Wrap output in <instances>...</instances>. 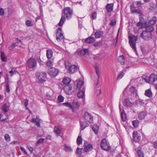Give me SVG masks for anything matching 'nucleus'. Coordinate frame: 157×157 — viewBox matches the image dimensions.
<instances>
[{
    "label": "nucleus",
    "instance_id": "nucleus-62",
    "mask_svg": "<svg viewBox=\"0 0 157 157\" xmlns=\"http://www.w3.org/2000/svg\"><path fill=\"white\" fill-rule=\"evenodd\" d=\"M96 16H97V13L94 12L92 16V17L94 19H95L96 18Z\"/></svg>",
    "mask_w": 157,
    "mask_h": 157
},
{
    "label": "nucleus",
    "instance_id": "nucleus-60",
    "mask_svg": "<svg viewBox=\"0 0 157 157\" xmlns=\"http://www.w3.org/2000/svg\"><path fill=\"white\" fill-rule=\"evenodd\" d=\"M137 7H140L141 5V3L140 1H137L135 2Z\"/></svg>",
    "mask_w": 157,
    "mask_h": 157
},
{
    "label": "nucleus",
    "instance_id": "nucleus-42",
    "mask_svg": "<svg viewBox=\"0 0 157 157\" xmlns=\"http://www.w3.org/2000/svg\"><path fill=\"white\" fill-rule=\"evenodd\" d=\"M18 43L17 42L13 43L9 47V49L11 50L13 49L17 45Z\"/></svg>",
    "mask_w": 157,
    "mask_h": 157
},
{
    "label": "nucleus",
    "instance_id": "nucleus-4",
    "mask_svg": "<svg viewBox=\"0 0 157 157\" xmlns=\"http://www.w3.org/2000/svg\"><path fill=\"white\" fill-rule=\"evenodd\" d=\"M100 145L101 148L106 151L109 150L111 148L109 142L106 139H104L101 140Z\"/></svg>",
    "mask_w": 157,
    "mask_h": 157
},
{
    "label": "nucleus",
    "instance_id": "nucleus-8",
    "mask_svg": "<svg viewBox=\"0 0 157 157\" xmlns=\"http://www.w3.org/2000/svg\"><path fill=\"white\" fill-rule=\"evenodd\" d=\"M63 90L67 95L71 94L74 91V88L71 85L65 86L63 88Z\"/></svg>",
    "mask_w": 157,
    "mask_h": 157
},
{
    "label": "nucleus",
    "instance_id": "nucleus-2",
    "mask_svg": "<svg viewBox=\"0 0 157 157\" xmlns=\"http://www.w3.org/2000/svg\"><path fill=\"white\" fill-rule=\"evenodd\" d=\"M128 38L129 43L130 46L135 52H136V42L138 38L137 36L132 35L129 36Z\"/></svg>",
    "mask_w": 157,
    "mask_h": 157
},
{
    "label": "nucleus",
    "instance_id": "nucleus-40",
    "mask_svg": "<svg viewBox=\"0 0 157 157\" xmlns=\"http://www.w3.org/2000/svg\"><path fill=\"white\" fill-rule=\"evenodd\" d=\"M72 65H71L70 63L68 61H65V67L66 69L68 70L69 68Z\"/></svg>",
    "mask_w": 157,
    "mask_h": 157
},
{
    "label": "nucleus",
    "instance_id": "nucleus-64",
    "mask_svg": "<svg viewBox=\"0 0 157 157\" xmlns=\"http://www.w3.org/2000/svg\"><path fill=\"white\" fill-rule=\"evenodd\" d=\"M27 148L31 152H32L33 150V148L30 146H27Z\"/></svg>",
    "mask_w": 157,
    "mask_h": 157
},
{
    "label": "nucleus",
    "instance_id": "nucleus-57",
    "mask_svg": "<svg viewBox=\"0 0 157 157\" xmlns=\"http://www.w3.org/2000/svg\"><path fill=\"white\" fill-rule=\"evenodd\" d=\"M65 150L66 151L68 152H71L72 151V149L69 147H66Z\"/></svg>",
    "mask_w": 157,
    "mask_h": 157
},
{
    "label": "nucleus",
    "instance_id": "nucleus-15",
    "mask_svg": "<svg viewBox=\"0 0 157 157\" xmlns=\"http://www.w3.org/2000/svg\"><path fill=\"white\" fill-rule=\"evenodd\" d=\"M89 54V51L88 49H82L79 51L77 54L79 56H82L88 55Z\"/></svg>",
    "mask_w": 157,
    "mask_h": 157
},
{
    "label": "nucleus",
    "instance_id": "nucleus-29",
    "mask_svg": "<svg viewBox=\"0 0 157 157\" xmlns=\"http://www.w3.org/2000/svg\"><path fill=\"white\" fill-rule=\"evenodd\" d=\"M124 105L126 107H130L132 105V103L128 99H126L124 101Z\"/></svg>",
    "mask_w": 157,
    "mask_h": 157
},
{
    "label": "nucleus",
    "instance_id": "nucleus-38",
    "mask_svg": "<svg viewBox=\"0 0 157 157\" xmlns=\"http://www.w3.org/2000/svg\"><path fill=\"white\" fill-rule=\"evenodd\" d=\"M124 111H123L121 113V117L123 121H124L126 119V115L125 114L124 112Z\"/></svg>",
    "mask_w": 157,
    "mask_h": 157
},
{
    "label": "nucleus",
    "instance_id": "nucleus-22",
    "mask_svg": "<svg viewBox=\"0 0 157 157\" xmlns=\"http://www.w3.org/2000/svg\"><path fill=\"white\" fill-rule=\"evenodd\" d=\"M2 109L5 113L7 112L9 110V106L6 104H4L2 107Z\"/></svg>",
    "mask_w": 157,
    "mask_h": 157
},
{
    "label": "nucleus",
    "instance_id": "nucleus-5",
    "mask_svg": "<svg viewBox=\"0 0 157 157\" xmlns=\"http://www.w3.org/2000/svg\"><path fill=\"white\" fill-rule=\"evenodd\" d=\"M36 75L40 82H43L45 81V79L46 78V74L45 72H36Z\"/></svg>",
    "mask_w": 157,
    "mask_h": 157
},
{
    "label": "nucleus",
    "instance_id": "nucleus-47",
    "mask_svg": "<svg viewBox=\"0 0 157 157\" xmlns=\"http://www.w3.org/2000/svg\"><path fill=\"white\" fill-rule=\"evenodd\" d=\"M102 45V42L101 41H98L97 42L93 44V45L94 47H98Z\"/></svg>",
    "mask_w": 157,
    "mask_h": 157
},
{
    "label": "nucleus",
    "instance_id": "nucleus-50",
    "mask_svg": "<svg viewBox=\"0 0 157 157\" xmlns=\"http://www.w3.org/2000/svg\"><path fill=\"white\" fill-rule=\"evenodd\" d=\"M63 105H65L67 107H69L71 109H73V106L71 105V104L69 103L66 102V103H63Z\"/></svg>",
    "mask_w": 157,
    "mask_h": 157
},
{
    "label": "nucleus",
    "instance_id": "nucleus-31",
    "mask_svg": "<svg viewBox=\"0 0 157 157\" xmlns=\"http://www.w3.org/2000/svg\"><path fill=\"white\" fill-rule=\"evenodd\" d=\"M88 125L87 123L85 122H80V126H81V130H84L86 127L88 126Z\"/></svg>",
    "mask_w": 157,
    "mask_h": 157
},
{
    "label": "nucleus",
    "instance_id": "nucleus-33",
    "mask_svg": "<svg viewBox=\"0 0 157 157\" xmlns=\"http://www.w3.org/2000/svg\"><path fill=\"white\" fill-rule=\"evenodd\" d=\"M92 128L95 133L97 134L98 133V128L97 124H94L93 125H92Z\"/></svg>",
    "mask_w": 157,
    "mask_h": 157
},
{
    "label": "nucleus",
    "instance_id": "nucleus-43",
    "mask_svg": "<svg viewBox=\"0 0 157 157\" xmlns=\"http://www.w3.org/2000/svg\"><path fill=\"white\" fill-rule=\"evenodd\" d=\"M82 148H80L78 147L76 150V153L78 155H80L82 154Z\"/></svg>",
    "mask_w": 157,
    "mask_h": 157
},
{
    "label": "nucleus",
    "instance_id": "nucleus-36",
    "mask_svg": "<svg viewBox=\"0 0 157 157\" xmlns=\"http://www.w3.org/2000/svg\"><path fill=\"white\" fill-rule=\"evenodd\" d=\"M137 153L139 157H144V153L140 150H138L137 151Z\"/></svg>",
    "mask_w": 157,
    "mask_h": 157
},
{
    "label": "nucleus",
    "instance_id": "nucleus-59",
    "mask_svg": "<svg viewBox=\"0 0 157 157\" xmlns=\"http://www.w3.org/2000/svg\"><path fill=\"white\" fill-rule=\"evenodd\" d=\"M28 101L29 100L27 99L26 98L25 100V101L24 103L25 106L26 107V108L27 109H28V108L27 107V105H28Z\"/></svg>",
    "mask_w": 157,
    "mask_h": 157
},
{
    "label": "nucleus",
    "instance_id": "nucleus-32",
    "mask_svg": "<svg viewBox=\"0 0 157 157\" xmlns=\"http://www.w3.org/2000/svg\"><path fill=\"white\" fill-rule=\"evenodd\" d=\"M1 59L2 62H6L7 61V58L5 56V54L3 52H1Z\"/></svg>",
    "mask_w": 157,
    "mask_h": 157
},
{
    "label": "nucleus",
    "instance_id": "nucleus-21",
    "mask_svg": "<svg viewBox=\"0 0 157 157\" xmlns=\"http://www.w3.org/2000/svg\"><path fill=\"white\" fill-rule=\"evenodd\" d=\"M103 35V32L101 31H97L95 33V37L96 38H98L102 36Z\"/></svg>",
    "mask_w": 157,
    "mask_h": 157
},
{
    "label": "nucleus",
    "instance_id": "nucleus-28",
    "mask_svg": "<svg viewBox=\"0 0 157 157\" xmlns=\"http://www.w3.org/2000/svg\"><path fill=\"white\" fill-rule=\"evenodd\" d=\"M145 94L146 96H147L149 98L152 97V93L151 89H149L146 90Z\"/></svg>",
    "mask_w": 157,
    "mask_h": 157
},
{
    "label": "nucleus",
    "instance_id": "nucleus-55",
    "mask_svg": "<svg viewBox=\"0 0 157 157\" xmlns=\"http://www.w3.org/2000/svg\"><path fill=\"white\" fill-rule=\"evenodd\" d=\"M134 13H138L141 16L142 13L141 10L139 9H136L134 12Z\"/></svg>",
    "mask_w": 157,
    "mask_h": 157
},
{
    "label": "nucleus",
    "instance_id": "nucleus-54",
    "mask_svg": "<svg viewBox=\"0 0 157 157\" xmlns=\"http://www.w3.org/2000/svg\"><path fill=\"white\" fill-rule=\"evenodd\" d=\"M95 69H96V74L98 76V79L99 78V75H100L99 71V70L98 68L97 67H95Z\"/></svg>",
    "mask_w": 157,
    "mask_h": 157
},
{
    "label": "nucleus",
    "instance_id": "nucleus-52",
    "mask_svg": "<svg viewBox=\"0 0 157 157\" xmlns=\"http://www.w3.org/2000/svg\"><path fill=\"white\" fill-rule=\"evenodd\" d=\"M130 9L132 13H134L136 10L135 7L133 5H131L130 6Z\"/></svg>",
    "mask_w": 157,
    "mask_h": 157
},
{
    "label": "nucleus",
    "instance_id": "nucleus-53",
    "mask_svg": "<svg viewBox=\"0 0 157 157\" xmlns=\"http://www.w3.org/2000/svg\"><path fill=\"white\" fill-rule=\"evenodd\" d=\"M116 21L115 20L113 19L111 21L109 24L111 26H113L115 25L116 24Z\"/></svg>",
    "mask_w": 157,
    "mask_h": 157
},
{
    "label": "nucleus",
    "instance_id": "nucleus-10",
    "mask_svg": "<svg viewBox=\"0 0 157 157\" xmlns=\"http://www.w3.org/2000/svg\"><path fill=\"white\" fill-rule=\"evenodd\" d=\"M59 72L58 69L55 68H51L49 70L48 74L52 77H54L57 75Z\"/></svg>",
    "mask_w": 157,
    "mask_h": 157
},
{
    "label": "nucleus",
    "instance_id": "nucleus-25",
    "mask_svg": "<svg viewBox=\"0 0 157 157\" xmlns=\"http://www.w3.org/2000/svg\"><path fill=\"white\" fill-rule=\"evenodd\" d=\"M77 95L79 98H83L85 96L84 90H82L79 91Z\"/></svg>",
    "mask_w": 157,
    "mask_h": 157
},
{
    "label": "nucleus",
    "instance_id": "nucleus-48",
    "mask_svg": "<svg viewBox=\"0 0 157 157\" xmlns=\"http://www.w3.org/2000/svg\"><path fill=\"white\" fill-rule=\"evenodd\" d=\"M4 137L5 139L7 141H10V138L9 134H6L5 135Z\"/></svg>",
    "mask_w": 157,
    "mask_h": 157
},
{
    "label": "nucleus",
    "instance_id": "nucleus-24",
    "mask_svg": "<svg viewBox=\"0 0 157 157\" xmlns=\"http://www.w3.org/2000/svg\"><path fill=\"white\" fill-rule=\"evenodd\" d=\"M154 30L153 27L152 25H149L147 26L145 28V31L149 32L151 33V32L153 31Z\"/></svg>",
    "mask_w": 157,
    "mask_h": 157
},
{
    "label": "nucleus",
    "instance_id": "nucleus-45",
    "mask_svg": "<svg viewBox=\"0 0 157 157\" xmlns=\"http://www.w3.org/2000/svg\"><path fill=\"white\" fill-rule=\"evenodd\" d=\"M44 140V139L43 138L40 139L36 143V146H38L41 143H43Z\"/></svg>",
    "mask_w": 157,
    "mask_h": 157
},
{
    "label": "nucleus",
    "instance_id": "nucleus-37",
    "mask_svg": "<svg viewBox=\"0 0 157 157\" xmlns=\"http://www.w3.org/2000/svg\"><path fill=\"white\" fill-rule=\"evenodd\" d=\"M25 25L28 27L32 26L33 24L32 21L30 20H28L25 22Z\"/></svg>",
    "mask_w": 157,
    "mask_h": 157
},
{
    "label": "nucleus",
    "instance_id": "nucleus-17",
    "mask_svg": "<svg viewBox=\"0 0 157 157\" xmlns=\"http://www.w3.org/2000/svg\"><path fill=\"white\" fill-rule=\"evenodd\" d=\"M37 117L38 116H37L36 118H33L32 120L30 121L32 123H35L36 124L38 127H40V119L38 118Z\"/></svg>",
    "mask_w": 157,
    "mask_h": 157
},
{
    "label": "nucleus",
    "instance_id": "nucleus-56",
    "mask_svg": "<svg viewBox=\"0 0 157 157\" xmlns=\"http://www.w3.org/2000/svg\"><path fill=\"white\" fill-rule=\"evenodd\" d=\"M143 23L141 22H138L136 25L140 28H142V27L143 26Z\"/></svg>",
    "mask_w": 157,
    "mask_h": 157
},
{
    "label": "nucleus",
    "instance_id": "nucleus-35",
    "mask_svg": "<svg viewBox=\"0 0 157 157\" xmlns=\"http://www.w3.org/2000/svg\"><path fill=\"white\" fill-rule=\"evenodd\" d=\"M8 120V117L6 116L5 118L2 114H0V120L2 121H7Z\"/></svg>",
    "mask_w": 157,
    "mask_h": 157
},
{
    "label": "nucleus",
    "instance_id": "nucleus-12",
    "mask_svg": "<svg viewBox=\"0 0 157 157\" xmlns=\"http://www.w3.org/2000/svg\"><path fill=\"white\" fill-rule=\"evenodd\" d=\"M84 117L85 119L89 122L91 123L93 121V117L88 112H86L84 114Z\"/></svg>",
    "mask_w": 157,
    "mask_h": 157
},
{
    "label": "nucleus",
    "instance_id": "nucleus-14",
    "mask_svg": "<svg viewBox=\"0 0 157 157\" xmlns=\"http://www.w3.org/2000/svg\"><path fill=\"white\" fill-rule=\"evenodd\" d=\"M93 149V146L91 144L85 143L84 145V149L85 152H87Z\"/></svg>",
    "mask_w": 157,
    "mask_h": 157
},
{
    "label": "nucleus",
    "instance_id": "nucleus-7",
    "mask_svg": "<svg viewBox=\"0 0 157 157\" xmlns=\"http://www.w3.org/2000/svg\"><path fill=\"white\" fill-rule=\"evenodd\" d=\"M56 40L58 42H63L64 40V37L62 33V29L60 28H59L56 33Z\"/></svg>",
    "mask_w": 157,
    "mask_h": 157
},
{
    "label": "nucleus",
    "instance_id": "nucleus-13",
    "mask_svg": "<svg viewBox=\"0 0 157 157\" xmlns=\"http://www.w3.org/2000/svg\"><path fill=\"white\" fill-rule=\"evenodd\" d=\"M78 69L77 66L75 65H72L67 70L69 73L73 74L75 73Z\"/></svg>",
    "mask_w": 157,
    "mask_h": 157
},
{
    "label": "nucleus",
    "instance_id": "nucleus-39",
    "mask_svg": "<svg viewBox=\"0 0 157 157\" xmlns=\"http://www.w3.org/2000/svg\"><path fill=\"white\" fill-rule=\"evenodd\" d=\"M82 139L81 136H78L77 140V143L78 145H79L82 143Z\"/></svg>",
    "mask_w": 157,
    "mask_h": 157
},
{
    "label": "nucleus",
    "instance_id": "nucleus-34",
    "mask_svg": "<svg viewBox=\"0 0 157 157\" xmlns=\"http://www.w3.org/2000/svg\"><path fill=\"white\" fill-rule=\"evenodd\" d=\"M130 92L136 96L137 94L136 90L135 87L134 86H132L129 89Z\"/></svg>",
    "mask_w": 157,
    "mask_h": 157
},
{
    "label": "nucleus",
    "instance_id": "nucleus-51",
    "mask_svg": "<svg viewBox=\"0 0 157 157\" xmlns=\"http://www.w3.org/2000/svg\"><path fill=\"white\" fill-rule=\"evenodd\" d=\"M64 100V98L61 95H59L58 98V100L60 102H62Z\"/></svg>",
    "mask_w": 157,
    "mask_h": 157
},
{
    "label": "nucleus",
    "instance_id": "nucleus-41",
    "mask_svg": "<svg viewBox=\"0 0 157 157\" xmlns=\"http://www.w3.org/2000/svg\"><path fill=\"white\" fill-rule=\"evenodd\" d=\"M54 132L56 134L58 135L61 133V130L58 128L55 127Z\"/></svg>",
    "mask_w": 157,
    "mask_h": 157
},
{
    "label": "nucleus",
    "instance_id": "nucleus-16",
    "mask_svg": "<svg viewBox=\"0 0 157 157\" xmlns=\"http://www.w3.org/2000/svg\"><path fill=\"white\" fill-rule=\"evenodd\" d=\"M84 87V82L82 81L79 80L78 81L76 85V89L80 90L81 88H83L82 90H83Z\"/></svg>",
    "mask_w": 157,
    "mask_h": 157
},
{
    "label": "nucleus",
    "instance_id": "nucleus-1",
    "mask_svg": "<svg viewBox=\"0 0 157 157\" xmlns=\"http://www.w3.org/2000/svg\"><path fill=\"white\" fill-rule=\"evenodd\" d=\"M63 13L64 15V16H62L58 24L60 26H62L65 21V16L67 19H69L71 18L73 14L72 10L69 7L65 8L63 10Z\"/></svg>",
    "mask_w": 157,
    "mask_h": 157
},
{
    "label": "nucleus",
    "instance_id": "nucleus-18",
    "mask_svg": "<svg viewBox=\"0 0 157 157\" xmlns=\"http://www.w3.org/2000/svg\"><path fill=\"white\" fill-rule=\"evenodd\" d=\"M95 40L94 37L90 36L86 39L85 42L86 43L90 44L94 42Z\"/></svg>",
    "mask_w": 157,
    "mask_h": 157
},
{
    "label": "nucleus",
    "instance_id": "nucleus-26",
    "mask_svg": "<svg viewBox=\"0 0 157 157\" xmlns=\"http://www.w3.org/2000/svg\"><path fill=\"white\" fill-rule=\"evenodd\" d=\"M113 4H108L106 6V9L108 12H110L113 10Z\"/></svg>",
    "mask_w": 157,
    "mask_h": 157
},
{
    "label": "nucleus",
    "instance_id": "nucleus-11",
    "mask_svg": "<svg viewBox=\"0 0 157 157\" xmlns=\"http://www.w3.org/2000/svg\"><path fill=\"white\" fill-rule=\"evenodd\" d=\"M133 139L136 142L139 141L141 139L140 134L137 131H134L133 133Z\"/></svg>",
    "mask_w": 157,
    "mask_h": 157
},
{
    "label": "nucleus",
    "instance_id": "nucleus-20",
    "mask_svg": "<svg viewBox=\"0 0 157 157\" xmlns=\"http://www.w3.org/2000/svg\"><path fill=\"white\" fill-rule=\"evenodd\" d=\"M71 82V79L70 78L68 77L64 78L62 81L63 84L66 85L69 84Z\"/></svg>",
    "mask_w": 157,
    "mask_h": 157
},
{
    "label": "nucleus",
    "instance_id": "nucleus-46",
    "mask_svg": "<svg viewBox=\"0 0 157 157\" xmlns=\"http://www.w3.org/2000/svg\"><path fill=\"white\" fill-rule=\"evenodd\" d=\"M139 123V121L137 120L133 121L132 123L134 127L135 128L137 127L138 126Z\"/></svg>",
    "mask_w": 157,
    "mask_h": 157
},
{
    "label": "nucleus",
    "instance_id": "nucleus-9",
    "mask_svg": "<svg viewBox=\"0 0 157 157\" xmlns=\"http://www.w3.org/2000/svg\"><path fill=\"white\" fill-rule=\"evenodd\" d=\"M28 67L30 68H33L36 65V59L33 58H30L27 62Z\"/></svg>",
    "mask_w": 157,
    "mask_h": 157
},
{
    "label": "nucleus",
    "instance_id": "nucleus-27",
    "mask_svg": "<svg viewBox=\"0 0 157 157\" xmlns=\"http://www.w3.org/2000/svg\"><path fill=\"white\" fill-rule=\"evenodd\" d=\"M157 21V18L156 17L154 16L152 17L151 18V19L149 21V23L151 25H154L156 23Z\"/></svg>",
    "mask_w": 157,
    "mask_h": 157
},
{
    "label": "nucleus",
    "instance_id": "nucleus-58",
    "mask_svg": "<svg viewBox=\"0 0 157 157\" xmlns=\"http://www.w3.org/2000/svg\"><path fill=\"white\" fill-rule=\"evenodd\" d=\"M47 66L49 67H51L52 66V62L50 61H49L47 62L46 63Z\"/></svg>",
    "mask_w": 157,
    "mask_h": 157
},
{
    "label": "nucleus",
    "instance_id": "nucleus-63",
    "mask_svg": "<svg viewBox=\"0 0 157 157\" xmlns=\"http://www.w3.org/2000/svg\"><path fill=\"white\" fill-rule=\"evenodd\" d=\"M6 90L8 93H9L10 91V89L9 88V85L8 83H6Z\"/></svg>",
    "mask_w": 157,
    "mask_h": 157
},
{
    "label": "nucleus",
    "instance_id": "nucleus-6",
    "mask_svg": "<svg viewBox=\"0 0 157 157\" xmlns=\"http://www.w3.org/2000/svg\"><path fill=\"white\" fill-rule=\"evenodd\" d=\"M140 36L144 40H151L152 38L151 33L149 32H147L145 31H144L141 33L140 35Z\"/></svg>",
    "mask_w": 157,
    "mask_h": 157
},
{
    "label": "nucleus",
    "instance_id": "nucleus-61",
    "mask_svg": "<svg viewBox=\"0 0 157 157\" xmlns=\"http://www.w3.org/2000/svg\"><path fill=\"white\" fill-rule=\"evenodd\" d=\"M5 13L4 10L1 8L0 9V15L3 16Z\"/></svg>",
    "mask_w": 157,
    "mask_h": 157
},
{
    "label": "nucleus",
    "instance_id": "nucleus-30",
    "mask_svg": "<svg viewBox=\"0 0 157 157\" xmlns=\"http://www.w3.org/2000/svg\"><path fill=\"white\" fill-rule=\"evenodd\" d=\"M119 62L121 64L124 65V57L123 56H120L118 59Z\"/></svg>",
    "mask_w": 157,
    "mask_h": 157
},
{
    "label": "nucleus",
    "instance_id": "nucleus-49",
    "mask_svg": "<svg viewBox=\"0 0 157 157\" xmlns=\"http://www.w3.org/2000/svg\"><path fill=\"white\" fill-rule=\"evenodd\" d=\"M124 73L123 71H122L118 75L117 79H121L124 76Z\"/></svg>",
    "mask_w": 157,
    "mask_h": 157
},
{
    "label": "nucleus",
    "instance_id": "nucleus-19",
    "mask_svg": "<svg viewBox=\"0 0 157 157\" xmlns=\"http://www.w3.org/2000/svg\"><path fill=\"white\" fill-rule=\"evenodd\" d=\"M147 114L146 112L145 111H142L139 114L138 118L141 120L144 119L147 115Z\"/></svg>",
    "mask_w": 157,
    "mask_h": 157
},
{
    "label": "nucleus",
    "instance_id": "nucleus-44",
    "mask_svg": "<svg viewBox=\"0 0 157 157\" xmlns=\"http://www.w3.org/2000/svg\"><path fill=\"white\" fill-rule=\"evenodd\" d=\"M73 106L74 107L78 109L79 107V105L78 102L76 101H74L73 103Z\"/></svg>",
    "mask_w": 157,
    "mask_h": 157
},
{
    "label": "nucleus",
    "instance_id": "nucleus-3",
    "mask_svg": "<svg viewBox=\"0 0 157 157\" xmlns=\"http://www.w3.org/2000/svg\"><path fill=\"white\" fill-rule=\"evenodd\" d=\"M143 78L146 82L152 84L157 81V75L152 74L148 77H143Z\"/></svg>",
    "mask_w": 157,
    "mask_h": 157
},
{
    "label": "nucleus",
    "instance_id": "nucleus-23",
    "mask_svg": "<svg viewBox=\"0 0 157 157\" xmlns=\"http://www.w3.org/2000/svg\"><path fill=\"white\" fill-rule=\"evenodd\" d=\"M53 52L50 50H48L47 51L46 56L47 58L48 59H50L52 56Z\"/></svg>",
    "mask_w": 157,
    "mask_h": 157
}]
</instances>
